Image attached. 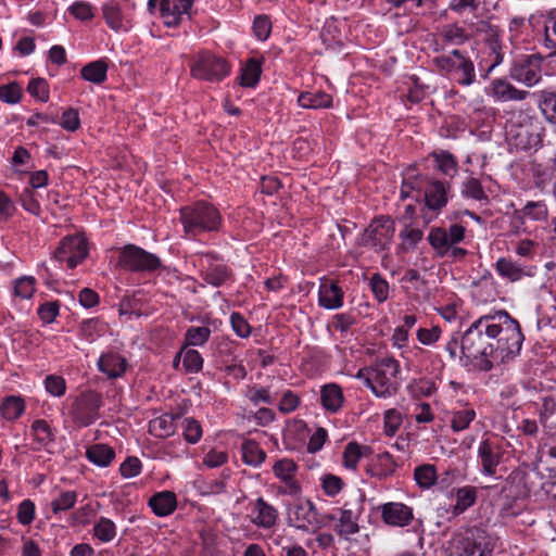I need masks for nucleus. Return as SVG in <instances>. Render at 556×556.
I'll use <instances>...</instances> for the list:
<instances>
[{
	"label": "nucleus",
	"instance_id": "nucleus-1",
	"mask_svg": "<svg viewBox=\"0 0 556 556\" xmlns=\"http://www.w3.org/2000/svg\"><path fill=\"white\" fill-rule=\"evenodd\" d=\"M523 340L519 323L506 311H496L476 319L462 334L460 358L476 370L490 371L518 355Z\"/></svg>",
	"mask_w": 556,
	"mask_h": 556
},
{
	"label": "nucleus",
	"instance_id": "nucleus-2",
	"mask_svg": "<svg viewBox=\"0 0 556 556\" xmlns=\"http://www.w3.org/2000/svg\"><path fill=\"white\" fill-rule=\"evenodd\" d=\"M400 372L397 361L392 357H383L375 363L371 368L361 369L357 378H364L366 386L378 397H389L397 390L396 376Z\"/></svg>",
	"mask_w": 556,
	"mask_h": 556
},
{
	"label": "nucleus",
	"instance_id": "nucleus-3",
	"mask_svg": "<svg viewBox=\"0 0 556 556\" xmlns=\"http://www.w3.org/2000/svg\"><path fill=\"white\" fill-rule=\"evenodd\" d=\"M180 220L186 233L192 236L204 231H215L222 224L218 210L204 201L181 207Z\"/></svg>",
	"mask_w": 556,
	"mask_h": 556
},
{
	"label": "nucleus",
	"instance_id": "nucleus-4",
	"mask_svg": "<svg viewBox=\"0 0 556 556\" xmlns=\"http://www.w3.org/2000/svg\"><path fill=\"white\" fill-rule=\"evenodd\" d=\"M447 549L450 556H491L492 553L489 535L477 527L455 533Z\"/></svg>",
	"mask_w": 556,
	"mask_h": 556
},
{
	"label": "nucleus",
	"instance_id": "nucleus-5",
	"mask_svg": "<svg viewBox=\"0 0 556 556\" xmlns=\"http://www.w3.org/2000/svg\"><path fill=\"white\" fill-rule=\"evenodd\" d=\"M191 76L195 79L217 83L223 80L230 73L228 62L212 52L198 53L190 63Z\"/></svg>",
	"mask_w": 556,
	"mask_h": 556
},
{
	"label": "nucleus",
	"instance_id": "nucleus-6",
	"mask_svg": "<svg viewBox=\"0 0 556 556\" xmlns=\"http://www.w3.org/2000/svg\"><path fill=\"white\" fill-rule=\"evenodd\" d=\"M117 265L131 273H153L162 267V261L156 254L129 243L118 250Z\"/></svg>",
	"mask_w": 556,
	"mask_h": 556
},
{
	"label": "nucleus",
	"instance_id": "nucleus-7",
	"mask_svg": "<svg viewBox=\"0 0 556 556\" xmlns=\"http://www.w3.org/2000/svg\"><path fill=\"white\" fill-rule=\"evenodd\" d=\"M435 67L446 74L457 73V83L464 86L471 85L476 79L475 66L472 61L460 50H453L448 55H439L432 60Z\"/></svg>",
	"mask_w": 556,
	"mask_h": 556
},
{
	"label": "nucleus",
	"instance_id": "nucleus-8",
	"mask_svg": "<svg viewBox=\"0 0 556 556\" xmlns=\"http://www.w3.org/2000/svg\"><path fill=\"white\" fill-rule=\"evenodd\" d=\"M102 406V396L98 392L88 391L79 394L71 406V417L77 427H88L99 417Z\"/></svg>",
	"mask_w": 556,
	"mask_h": 556
},
{
	"label": "nucleus",
	"instance_id": "nucleus-9",
	"mask_svg": "<svg viewBox=\"0 0 556 556\" xmlns=\"http://www.w3.org/2000/svg\"><path fill=\"white\" fill-rule=\"evenodd\" d=\"M394 223L391 218L380 216L376 218L364 231L361 244L376 252L388 248L394 236Z\"/></svg>",
	"mask_w": 556,
	"mask_h": 556
},
{
	"label": "nucleus",
	"instance_id": "nucleus-10",
	"mask_svg": "<svg viewBox=\"0 0 556 556\" xmlns=\"http://www.w3.org/2000/svg\"><path fill=\"white\" fill-rule=\"evenodd\" d=\"M542 58L535 54L521 56L514 62L510 68V77L527 85L534 86L541 79Z\"/></svg>",
	"mask_w": 556,
	"mask_h": 556
},
{
	"label": "nucleus",
	"instance_id": "nucleus-11",
	"mask_svg": "<svg viewBox=\"0 0 556 556\" xmlns=\"http://www.w3.org/2000/svg\"><path fill=\"white\" fill-rule=\"evenodd\" d=\"M88 255V248L85 240L80 238H65L54 252V258L73 269L81 263Z\"/></svg>",
	"mask_w": 556,
	"mask_h": 556
},
{
	"label": "nucleus",
	"instance_id": "nucleus-12",
	"mask_svg": "<svg viewBox=\"0 0 556 556\" xmlns=\"http://www.w3.org/2000/svg\"><path fill=\"white\" fill-rule=\"evenodd\" d=\"M291 526L307 531L311 527H319L318 514L311 501H302L288 509Z\"/></svg>",
	"mask_w": 556,
	"mask_h": 556
},
{
	"label": "nucleus",
	"instance_id": "nucleus-13",
	"mask_svg": "<svg viewBox=\"0 0 556 556\" xmlns=\"http://www.w3.org/2000/svg\"><path fill=\"white\" fill-rule=\"evenodd\" d=\"M382 520L392 527H406L413 519V508L400 502H389L379 507Z\"/></svg>",
	"mask_w": 556,
	"mask_h": 556
},
{
	"label": "nucleus",
	"instance_id": "nucleus-14",
	"mask_svg": "<svg viewBox=\"0 0 556 556\" xmlns=\"http://www.w3.org/2000/svg\"><path fill=\"white\" fill-rule=\"evenodd\" d=\"M97 365L98 369L111 380L123 377L129 366L126 357L115 351L102 353Z\"/></svg>",
	"mask_w": 556,
	"mask_h": 556
},
{
	"label": "nucleus",
	"instance_id": "nucleus-15",
	"mask_svg": "<svg viewBox=\"0 0 556 556\" xmlns=\"http://www.w3.org/2000/svg\"><path fill=\"white\" fill-rule=\"evenodd\" d=\"M194 0H162L160 14L167 27H177L181 16L188 14Z\"/></svg>",
	"mask_w": 556,
	"mask_h": 556
},
{
	"label": "nucleus",
	"instance_id": "nucleus-16",
	"mask_svg": "<svg viewBox=\"0 0 556 556\" xmlns=\"http://www.w3.org/2000/svg\"><path fill=\"white\" fill-rule=\"evenodd\" d=\"M327 521H336L333 530L338 535L348 539L350 535L358 532L359 527L355 515L351 509H340V516L329 514L324 517Z\"/></svg>",
	"mask_w": 556,
	"mask_h": 556
},
{
	"label": "nucleus",
	"instance_id": "nucleus-17",
	"mask_svg": "<svg viewBox=\"0 0 556 556\" xmlns=\"http://www.w3.org/2000/svg\"><path fill=\"white\" fill-rule=\"evenodd\" d=\"M102 14L106 25L114 31L127 30L129 21L124 15L116 0H109L102 4Z\"/></svg>",
	"mask_w": 556,
	"mask_h": 556
},
{
	"label": "nucleus",
	"instance_id": "nucleus-18",
	"mask_svg": "<svg viewBox=\"0 0 556 556\" xmlns=\"http://www.w3.org/2000/svg\"><path fill=\"white\" fill-rule=\"evenodd\" d=\"M478 457L480 458L483 473L494 476L500 464L498 446L489 440L482 441L478 447Z\"/></svg>",
	"mask_w": 556,
	"mask_h": 556
},
{
	"label": "nucleus",
	"instance_id": "nucleus-19",
	"mask_svg": "<svg viewBox=\"0 0 556 556\" xmlns=\"http://www.w3.org/2000/svg\"><path fill=\"white\" fill-rule=\"evenodd\" d=\"M249 518L258 527L270 528L276 522L277 511L263 498H257L253 504Z\"/></svg>",
	"mask_w": 556,
	"mask_h": 556
},
{
	"label": "nucleus",
	"instance_id": "nucleus-20",
	"mask_svg": "<svg viewBox=\"0 0 556 556\" xmlns=\"http://www.w3.org/2000/svg\"><path fill=\"white\" fill-rule=\"evenodd\" d=\"M148 504L156 516H168L174 513L177 507L176 494L172 491L155 493L150 497Z\"/></svg>",
	"mask_w": 556,
	"mask_h": 556
},
{
	"label": "nucleus",
	"instance_id": "nucleus-21",
	"mask_svg": "<svg viewBox=\"0 0 556 556\" xmlns=\"http://www.w3.org/2000/svg\"><path fill=\"white\" fill-rule=\"evenodd\" d=\"M446 192L447 186L444 182L431 179L422 198L430 210H440L447 202Z\"/></svg>",
	"mask_w": 556,
	"mask_h": 556
},
{
	"label": "nucleus",
	"instance_id": "nucleus-22",
	"mask_svg": "<svg viewBox=\"0 0 556 556\" xmlns=\"http://www.w3.org/2000/svg\"><path fill=\"white\" fill-rule=\"evenodd\" d=\"M492 91L494 97L503 102L506 101H522L526 100L530 94L529 91L519 90L503 79H495L492 83Z\"/></svg>",
	"mask_w": 556,
	"mask_h": 556
},
{
	"label": "nucleus",
	"instance_id": "nucleus-23",
	"mask_svg": "<svg viewBox=\"0 0 556 556\" xmlns=\"http://www.w3.org/2000/svg\"><path fill=\"white\" fill-rule=\"evenodd\" d=\"M495 267L500 276L511 282L518 281L525 276H532L531 268L521 266L518 262L506 257L498 258Z\"/></svg>",
	"mask_w": 556,
	"mask_h": 556
},
{
	"label": "nucleus",
	"instance_id": "nucleus-24",
	"mask_svg": "<svg viewBox=\"0 0 556 556\" xmlns=\"http://www.w3.org/2000/svg\"><path fill=\"white\" fill-rule=\"evenodd\" d=\"M319 304L328 309H336L343 304V292L334 283H323L319 288Z\"/></svg>",
	"mask_w": 556,
	"mask_h": 556
},
{
	"label": "nucleus",
	"instance_id": "nucleus-25",
	"mask_svg": "<svg viewBox=\"0 0 556 556\" xmlns=\"http://www.w3.org/2000/svg\"><path fill=\"white\" fill-rule=\"evenodd\" d=\"M477 488L465 485L455 490L456 503L452 507V515L454 517L464 514L468 508L475 505L477 501Z\"/></svg>",
	"mask_w": 556,
	"mask_h": 556
},
{
	"label": "nucleus",
	"instance_id": "nucleus-26",
	"mask_svg": "<svg viewBox=\"0 0 556 556\" xmlns=\"http://www.w3.org/2000/svg\"><path fill=\"white\" fill-rule=\"evenodd\" d=\"M86 457L99 467H108L115 458V451L106 444L98 443L87 448Z\"/></svg>",
	"mask_w": 556,
	"mask_h": 556
},
{
	"label": "nucleus",
	"instance_id": "nucleus-27",
	"mask_svg": "<svg viewBox=\"0 0 556 556\" xmlns=\"http://www.w3.org/2000/svg\"><path fill=\"white\" fill-rule=\"evenodd\" d=\"M25 410V401L20 395H8L0 404L1 416L9 421L16 420Z\"/></svg>",
	"mask_w": 556,
	"mask_h": 556
},
{
	"label": "nucleus",
	"instance_id": "nucleus-28",
	"mask_svg": "<svg viewBox=\"0 0 556 556\" xmlns=\"http://www.w3.org/2000/svg\"><path fill=\"white\" fill-rule=\"evenodd\" d=\"M30 432L40 447H47L55 441V430L45 419H36L30 426Z\"/></svg>",
	"mask_w": 556,
	"mask_h": 556
},
{
	"label": "nucleus",
	"instance_id": "nucleus-29",
	"mask_svg": "<svg viewBox=\"0 0 556 556\" xmlns=\"http://www.w3.org/2000/svg\"><path fill=\"white\" fill-rule=\"evenodd\" d=\"M515 215L521 222L525 219L542 222L546 220L548 211L546 204L543 201H530L522 208L515 211Z\"/></svg>",
	"mask_w": 556,
	"mask_h": 556
},
{
	"label": "nucleus",
	"instance_id": "nucleus-30",
	"mask_svg": "<svg viewBox=\"0 0 556 556\" xmlns=\"http://www.w3.org/2000/svg\"><path fill=\"white\" fill-rule=\"evenodd\" d=\"M108 64L103 60H97L86 64L80 70L81 77L90 83L100 85L106 80Z\"/></svg>",
	"mask_w": 556,
	"mask_h": 556
},
{
	"label": "nucleus",
	"instance_id": "nucleus-31",
	"mask_svg": "<svg viewBox=\"0 0 556 556\" xmlns=\"http://www.w3.org/2000/svg\"><path fill=\"white\" fill-rule=\"evenodd\" d=\"M320 401L329 412L336 413L340 409L343 403L342 391L337 384H327L323 387L320 392Z\"/></svg>",
	"mask_w": 556,
	"mask_h": 556
},
{
	"label": "nucleus",
	"instance_id": "nucleus-32",
	"mask_svg": "<svg viewBox=\"0 0 556 556\" xmlns=\"http://www.w3.org/2000/svg\"><path fill=\"white\" fill-rule=\"evenodd\" d=\"M175 417L169 414L155 417L149 422V432L155 438H167L175 432Z\"/></svg>",
	"mask_w": 556,
	"mask_h": 556
},
{
	"label": "nucleus",
	"instance_id": "nucleus-33",
	"mask_svg": "<svg viewBox=\"0 0 556 556\" xmlns=\"http://www.w3.org/2000/svg\"><path fill=\"white\" fill-rule=\"evenodd\" d=\"M298 102L305 109H324L331 105L332 98L325 92H302L299 96Z\"/></svg>",
	"mask_w": 556,
	"mask_h": 556
},
{
	"label": "nucleus",
	"instance_id": "nucleus-34",
	"mask_svg": "<svg viewBox=\"0 0 556 556\" xmlns=\"http://www.w3.org/2000/svg\"><path fill=\"white\" fill-rule=\"evenodd\" d=\"M539 108L545 118L554 125L556 132V93L544 91L538 100Z\"/></svg>",
	"mask_w": 556,
	"mask_h": 556
},
{
	"label": "nucleus",
	"instance_id": "nucleus-35",
	"mask_svg": "<svg viewBox=\"0 0 556 556\" xmlns=\"http://www.w3.org/2000/svg\"><path fill=\"white\" fill-rule=\"evenodd\" d=\"M201 276L206 283L219 287L229 279L230 273L225 265H214L203 270Z\"/></svg>",
	"mask_w": 556,
	"mask_h": 556
},
{
	"label": "nucleus",
	"instance_id": "nucleus-36",
	"mask_svg": "<svg viewBox=\"0 0 556 556\" xmlns=\"http://www.w3.org/2000/svg\"><path fill=\"white\" fill-rule=\"evenodd\" d=\"M440 36L444 43L460 46L469 40L470 36L464 28L456 24L446 25L442 28Z\"/></svg>",
	"mask_w": 556,
	"mask_h": 556
},
{
	"label": "nucleus",
	"instance_id": "nucleus-37",
	"mask_svg": "<svg viewBox=\"0 0 556 556\" xmlns=\"http://www.w3.org/2000/svg\"><path fill=\"white\" fill-rule=\"evenodd\" d=\"M430 245L437 251L439 256H444L451 250L447 242L446 229L444 228H432L428 236Z\"/></svg>",
	"mask_w": 556,
	"mask_h": 556
},
{
	"label": "nucleus",
	"instance_id": "nucleus-38",
	"mask_svg": "<svg viewBox=\"0 0 556 556\" xmlns=\"http://www.w3.org/2000/svg\"><path fill=\"white\" fill-rule=\"evenodd\" d=\"M93 535L101 542H111L116 535L115 523L105 517H100L93 526Z\"/></svg>",
	"mask_w": 556,
	"mask_h": 556
},
{
	"label": "nucleus",
	"instance_id": "nucleus-39",
	"mask_svg": "<svg viewBox=\"0 0 556 556\" xmlns=\"http://www.w3.org/2000/svg\"><path fill=\"white\" fill-rule=\"evenodd\" d=\"M437 168L446 176H454L457 172V162L447 151L433 152Z\"/></svg>",
	"mask_w": 556,
	"mask_h": 556
},
{
	"label": "nucleus",
	"instance_id": "nucleus-40",
	"mask_svg": "<svg viewBox=\"0 0 556 556\" xmlns=\"http://www.w3.org/2000/svg\"><path fill=\"white\" fill-rule=\"evenodd\" d=\"M36 279L33 276H22L14 280L13 294L14 296L27 300L35 293Z\"/></svg>",
	"mask_w": 556,
	"mask_h": 556
},
{
	"label": "nucleus",
	"instance_id": "nucleus-41",
	"mask_svg": "<svg viewBox=\"0 0 556 556\" xmlns=\"http://www.w3.org/2000/svg\"><path fill=\"white\" fill-rule=\"evenodd\" d=\"M263 56H253L245 61V87H254L262 74Z\"/></svg>",
	"mask_w": 556,
	"mask_h": 556
},
{
	"label": "nucleus",
	"instance_id": "nucleus-42",
	"mask_svg": "<svg viewBox=\"0 0 556 556\" xmlns=\"http://www.w3.org/2000/svg\"><path fill=\"white\" fill-rule=\"evenodd\" d=\"M473 29L476 34L483 35L484 39L490 42L492 49H495L500 34L497 26L492 25L490 21L481 20L473 25Z\"/></svg>",
	"mask_w": 556,
	"mask_h": 556
},
{
	"label": "nucleus",
	"instance_id": "nucleus-43",
	"mask_svg": "<svg viewBox=\"0 0 556 556\" xmlns=\"http://www.w3.org/2000/svg\"><path fill=\"white\" fill-rule=\"evenodd\" d=\"M414 478L417 484L422 489L432 486L435 482V468L432 465H422L415 469Z\"/></svg>",
	"mask_w": 556,
	"mask_h": 556
},
{
	"label": "nucleus",
	"instance_id": "nucleus-44",
	"mask_svg": "<svg viewBox=\"0 0 556 556\" xmlns=\"http://www.w3.org/2000/svg\"><path fill=\"white\" fill-rule=\"evenodd\" d=\"M476 418V412L471 408L456 410L452 415L451 427L454 431L467 429L470 422Z\"/></svg>",
	"mask_w": 556,
	"mask_h": 556
},
{
	"label": "nucleus",
	"instance_id": "nucleus-45",
	"mask_svg": "<svg viewBox=\"0 0 556 556\" xmlns=\"http://www.w3.org/2000/svg\"><path fill=\"white\" fill-rule=\"evenodd\" d=\"M271 31V21L267 15H256L252 24V33L260 41H265Z\"/></svg>",
	"mask_w": 556,
	"mask_h": 556
},
{
	"label": "nucleus",
	"instance_id": "nucleus-46",
	"mask_svg": "<svg viewBox=\"0 0 556 556\" xmlns=\"http://www.w3.org/2000/svg\"><path fill=\"white\" fill-rule=\"evenodd\" d=\"M211 336L208 327H190L185 334V340L188 345H203L206 343Z\"/></svg>",
	"mask_w": 556,
	"mask_h": 556
},
{
	"label": "nucleus",
	"instance_id": "nucleus-47",
	"mask_svg": "<svg viewBox=\"0 0 556 556\" xmlns=\"http://www.w3.org/2000/svg\"><path fill=\"white\" fill-rule=\"evenodd\" d=\"M266 458V453L253 440L245 439V465L258 466Z\"/></svg>",
	"mask_w": 556,
	"mask_h": 556
},
{
	"label": "nucleus",
	"instance_id": "nucleus-48",
	"mask_svg": "<svg viewBox=\"0 0 556 556\" xmlns=\"http://www.w3.org/2000/svg\"><path fill=\"white\" fill-rule=\"evenodd\" d=\"M184 438L190 444H195L202 437V428L198 420L192 417L182 421Z\"/></svg>",
	"mask_w": 556,
	"mask_h": 556
},
{
	"label": "nucleus",
	"instance_id": "nucleus-49",
	"mask_svg": "<svg viewBox=\"0 0 556 556\" xmlns=\"http://www.w3.org/2000/svg\"><path fill=\"white\" fill-rule=\"evenodd\" d=\"M545 46L556 53V10L548 12L545 21Z\"/></svg>",
	"mask_w": 556,
	"mask_h": 556
},
{
	"label": "nucleus",
	"instance_id": "nucleus-50",
	"mask_svg": "<svg viewBox=\"0 0 556 556\" xmlns=\"http://www.w3.org/2000/svg\"><path fill=\"white\" fill-rule=\"evenodd\" d=\"M29 94L41 102L49 100V85L45 78H33L27 86Z\"/></svg>",
	"mask_w": 556,
	"mask_h": 556
},
{
	"label": "nucleus",
	"instance_id": "nucleus-51",
	"mask_svg": "<svg viewBox=\"0 0 556 556\" xmlns=\"http://www.w3.org/2000/svg\"><path fill=\"white\" fill-rule=\"evenodd\" d=\"M77 501V494L74 491H65L60 496L51 502V508L53 514L65 511L74 507Z\"/></svg>",
	"mask_w": 556,
	"mask_h": 556
},
{
	"label": "nucleus",
	"instance_id": "nucleus-52",
	"mask_svg": "<svg viewBox=\"0 0 556 556\" xmlns=\"http://www.w3.org/2000/svg\"><path fill=\"white\" fill-rule=\"evenodd\" d=\"M400 238L402 239V249L404 251H408L414 249L422 239V231L417 228L405 226V228L400 232Z\"/></svg>",
	"mask_w": 556,
	"mask_h": 556
},
{
	"label": "nucleus",
	"instance_id": "nucleus-53",
	"mask_svg": "<svg viewBox=\"0 0 556 556\" xmlns=\"http://www.w3.org/2000/svg\"><path fill=\"white\" fill-rule=\"evenodd\" d=\"M36 507L33 501L26 498L17 507L16 518L23 526L30 525L35 519Z\"/></svg>",
	"mask_w": 556,
	"mask_h": 556
},
{
	"label": "nucleus",
	"instance_id": "nucleus-54",
	"mask_svg": "<svg viewBox=\"0 0 556 556\" xmlns=\"http://www.w3.org/2000/svg\"><path fill=\"white\" fill-rule=\"evenodd\" d=\"M362 446L355 442L349 443L343 453V464L348 469H356V466L362 457Z\"/></svg>",
	"mask_w": 556,
	"mask_h": 556
},
{
	"label": "nucleus",
	"instance_id": "nucleus-55",
	"mask_svg": "<svg viewBox=\"0 0 556 556\" xmlns=\"http://www.w3.org/2000/svg\"><path fill=\"white\" fill-rule=\"evenodd\" d=\"M22 88L17 83H10L8 85L0 86V100L9 103L16 104L21 101Z\"/></svg>",
	"mask_w": 556,
	"mask_h": 556
},
{
	"label": "nucleus",
	"instance_id": "nucleus-56",
	"mask_svg": "<svg viewBox=\"0 0 556 556\" xmlns=\"http://www.w3.org/2000/svg\"><path fill=\"white\" fill-rule=\"evenodd\" d=\"M60 312V303L59 301H50L41 304L38 309L37 314L41 321L45 324H51L55 320V318L59 316Z\"/></svg>",
	"mask_w": 556,
	"mask_h": 556
},
{
	"label": "nucleus",
	"instance_id": "nucleus-57",
	"mask_svg": "<svg viewBox=\"0 0 556 556\" xmlns=\"http://www.w3.org/2000/svg\"><path fill=\"white\" fill-rule=\"evenodd\" d=\"M462 193L465 197L472 198L475 200L486 199L483 188L477 178H467L463 184Z\"/></svg>",
	"mask_w": 556,
	"mask_h": 556
},
{
	"label": "nucleus",
	"instance_id": "nucleus-58",
	"mask_svg": "<svg viewBox=\"0 0 556 556\" xmlns=\"http://www.w3.org/2000/svg\"><path fill=\"white\" fill-rule=\"evenodd\" d=\"M296 469H298L296 464L291 459L278 460L273 467L275 475L281 481L286 480V479L294 478Z\"/></svg>",
	"mask_w": 556,
	"mask_h": 556
},
{
	"label": "nucleus",
	"instance_id": "nucleus-59",
	"mask_svg": "<svg viewBox=\"0 0 556 556\" xmlns=\"http://www.w3.org/2000/svg\"><path fill=\"white\" fill-rule=\"evenodd\" d=\"M182 365L187 372H198L202 369L203 359L197 350H187L184 354Z\"/></svg>",
	"mask_w": 556,
	"mask_h": 556
},
{
	"label": "nucleus",
	"instance_id": "nucleus-60",
	"mask_svg": "<svg viewBox=\"0 0 556 556\" xmlns=\"http://www.w3.org/2000/svg\"><path fill=\"white\" fill-rule=\"evenodd\" d=\"M45 388L53 396H62L66 391V383L63 377L49 375L45 379Z\"/></svg>",
	"mask_w": 556,
	"mask_h": 556
},
{
	"label": "nucleus",
	"instance_id": "nucleus-61",
	"mask_svg": "<svg viewBox=\"0 0 556 556\" xmlns=\"http://www.w3.org/2000/svg\"><path fill=\"white\" fill-rule=\"evenodd\" d=\"M60 125L67 131H76L80 127L78 111L74 108L66 109L62 114Z\"/></svg>",
	"mask_w": 556,
	"mask_h": 556
},
{
	"label": "nucleus",
	"instance_id": "nucleus-62",
	"mask_svg": "<svg viewBox=\"0 0 556 556\" xmlns=\"http://www.w3.org/2000/svg\"><path fill=\"white\" fill-rule=\"evenodd\" d=\"M404 180H406V184L408 185L409 189L415 191L416 194L414 195V198L416 200H419L422 198L426 188L428 187L429 182L431 181V179L428 176H413V175L407 176L406 178H404Z\"/></svg>",
	"mask_w": 556,
	"mask_h": 556
},
{
	"label": "nucleus",
	"instance_id": "nucleus-63",
	"mask_svg": "<svg viewBox=\"0 0 556 556\" xmlns=\"http://www.w3.org/2000/svg\"><path fill=\"white\" fill-rule=\"evenodd\" d=\"M68 10L75 18L80 21H89L93 17V7L86 1H76Z\"/></svg>",
	"mask_w": 556,
	"mask_h": 556
},
{
	"label": "nucleus",
	"instance_id": "nucleus-64",
	"mask_svg": "<svg viewBox=\"0 0 556 556\" xmlns=\"http://www.w3.org/2000/svg\"><path fill=\"white\" fill-rule=\"evenodd\" d=\"M20 202L23 208L26 210L27 212L34 215L40 214V204L35 197V192L31 189L26 188L25 190H23V192L20 194Z\"/></svg>",
	"mask_w": 556,
	"mask_h": 556
}]
</instances>
